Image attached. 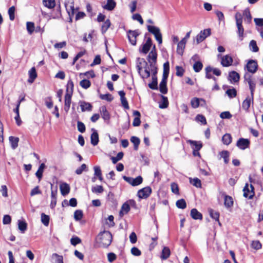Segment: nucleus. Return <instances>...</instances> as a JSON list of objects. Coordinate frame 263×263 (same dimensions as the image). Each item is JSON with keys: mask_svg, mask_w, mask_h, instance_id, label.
Segmentation results:
<instances>
[{"mask_svg": "<svg viewBox=\"0 0 263 263\" xmlns=\"http://www.w3.org/2000/svg\"><path fill=\"white\" fill-rule=\"evenodd\" d=\"M254 187L252 184L249 186L248 183H246L243 191V196L249 199H252L254 196Z\"/></svg>", "mask_w": 263, "mask_h": 263, "instance_id": "obj_10", "label": "nucleus"}, {"mask_svg": "<svg viewBox=\"0 0 263 263\" xmlns=\"http://www.w3.org/2000/svg\"><path fill=\"white\" fill-rule=\"evenodd\" d=\"M9 141L12 149H14L18 146V142L19 138L18 137L10 136L9 137Z\"/></svg>", "mask_w": 263, "mask_h": 263, "instance_id": "obj_38", "label": "nucleus"}, {"mask_svg": "<svg viewBox=\"0 0 263 263\" xmlns=\"http://www.w3.org/2000/svg\"><path fill=\"white\" fill-rule=\"evenodd\" d=\"M235 18L236 20V26L237 28V33L238 38L240 41H242L243 39L244 29L242 26V16L240 13L237 12L235 14Z\"/></svg>", "mask_w": 263, "mask_h": 263, "instance_id": "obj_3", "label": "nucleus"}, {"mask_svg": "<svg viewBox=\"0 0 263 263\" xmlns=\"http://www.w3.org/2000/svg\"><path fill=\"white\" fill-rule=\"evenodd\" d=\"M151 193V188L149 186H146L139 190L137 196L140 199H146L150 196Z\"/></svg>", "mask_w": 263, "mask_h": 263, "instance_id": "obj_12", "label": "nucleus"}, {"mask_svg": "<svg viewBox=\"0 0 263 263\" xmlns=\"http://www.w3.org/2000/svg\"><path fill=\"white\" fill-rule=\"evenodd\" d=\"M162 100L161 103L159 104V107L160 108H166L168 105V101L167 98L164 96H161Z\"/></svg>", "mask_w": 263, "mask_h": 263, "instance_id": "obj_43", "label": "nucleus"}, {"mask_svg": "<svg viewBox=\"0 0 263 263\" xmlns=\"http://www.w3.org/2000/svg\"><path fill=\"white\" fill-rule=\"evenodd\" d=\"M171 254V251L170 249L167 247H164L162 251V253L161 255V258L162 259L165 260L167 259Z\"/></svg>", "mask_w": 263, "mask_h": 263, "instance_id": "obj_33", "label": "nucleus"}, {"mask_svg": "<svg viewBox=\"0 0 263 263\" xmlns=\"http://www.w3.org/2000/svg\"><path fill=\"white\" fill-rule=\"evenodd\" d=\"M52 258L54 259L53 263H64L63 256L58 254L57 253L52 254Z\"/></svg>", "mask_w": 263, "mask_h": 263, "instance_id": "obj_49", "label": "nucleus"}, {"mask_svg": "<svg viewBox=\"0 0 263 263\" xmlns=\"http://www.w3.org/2000/svg\"><path fill=\"white\" fill-rule=\"evenodd\" d=\"M211 69H212V67H211L210 66H207L205 69V77L207 79H213L215 82L217 80V79L213 77L212 74H211Z\"/></svg>", "mask_w": 263, "mask_h": 263, "instance_id": "obj_40", "label": "nucleus"}, {"mask_svg": "<svg viewBox=\"0 0 263 263\" xmlns=\"http://www.w3.org/2000/svg\"><path fill=\"white\" fill-rule=\"evenodd\" d=\"M258 68L257 62L256 60H249L245 67L249 72L254 73Z\"/></svg>", "mask_w": 263, "mask_h": 263, "instance_id": "obj_9", "label": "nucleus"}, {"mask_svg": "<svg viewBox=\"0 0 263 263\" xmlns=\"http://www.w3.org/2000/svg\"><path fill=\"white\" fill-rule=\"evenodd\" d=\"M166 83V80H161V81L159 84L160 91L163 94H166L167 92Z\"/></svg>", "mask_w": 263, "mask_h": 263, "instance_id": "obj_34", "label": "nucleus"}, {"mask_svg": "<svg viewBox=\"0 0 263 263\" xmlns=\"http://www.w3.org/2000/svg\"><path fill=\"white\" fill-rule=\"evenodd\" d=\"M71 97L72 96L69 95V94H65L64 97V110L65 112H68L70 105L71 103Z\"/></svg>", "mask_w": 263, "mask_h": 263, "instance_id": "obj_18", "label": "nucleus"}, {"mask_svg": "<svg viewBox=\"0 0 263 263\" xmlns=\"http://www.w3.org/2000/svg\"><path fill=\"white\" fill-rule=\"evenodd\" d=\"M187 142L193 146V151H199L202 147V144L200 142L189 140Z\"/></svg>", "mask_w": 263, "mask_h": 263, "instance_id": "obj_26", "label": "nucleus"}, {"mask_svg": "<svg viewBox=\"0 0 263 263\" xmlns=\"http://www.w3.org/2000/svg\"><path fill=\"white\" fill-rule=\"evenodd\" d=\"M190 182L194 186H196L198 188H201V182L199 179L198 178H194L193 179L190 178Z\"/></svg>", "mask_w": 263, "mask_h": 263, "instance_id": "obj_41", "label": "nucleus"}, {"mask_svg": "<svg viewBox=\"0 0 263 263\" xmlns=\"http://www.w3.org/2000/svg\"><path fill=\"white\" fill-rule=\"evenodd\" d=\"M91 130L92 131V133L90 137L91 143L93 146H96L99 142V135L95 129L92 128Z\"/></svg>", "mask_w": 263, "mask_h": 263, "instance_id": "obj_19", "label": "nucleus"}, {"mask_svg": "<svg viewBox=\"0 0 263 263\" xmlns=\"http://www.w3.org/2000/svg\"><path fill=\"white\" fill-rule=\"evenodd\" d=\"M229 79L231 81L233 82H237L240 79V76L238 73L235 71H232L229 73Z\"/></svg>", "mask_w": 263, "mask_h": 263, "instance_id": "obj_29", "label": "nucleus"}, {"mask_svg": "<svg viewBox=\"0 0 263 263\" xmlns=\"http://www.w3.org/2000/svg\"><path fill=\"white\" fill-rule=\"evenodd\" d=\"M26 28L29 34H32L35 30L34 24L33 22H28L26 23Z\"/></svg>", "mask_w": 263, "mask_h": 263, "instance_id": "obj_45", "label": "nucleus"}, {"mask_svg": "<svg viewBox=\"0 0 263 263\" xmlns=\"http://www.w3.org/2000/svg\"><path fill=\"white\" fill-rule=\"evenodd\" d=\"M176 204L177 208L181 209H184L186 207V202L183 199L177 200Z\"/></svg>", "mask_w": 263, "mask_h": 263, "instance_id": "obj_51", "label": "nucleus"}, {"mask_svg": "<svg viewBox=\"0 0 263 263\" xmlns=\"http://www.w3.org/2000/svg\"><path fill=\"white\" fill-rule=\"evenodd\" d=\"M65 6L66 11L69 15L70 21H72V18L73 17L76 11L79 10V7L74 8V2L73 0H65Z\"/></svg>", "mask_w": 263, "mask_h": 263, "instance_id": "obj_4", "label": "nucleus"}, {"mask_svg": "<svg viewBox=\"0 0 263 263\" xmlns=\"http://www.w3.org/2000/svg\"><path fill=\"white\" fill-rule=\"evenodd\" d=\"M44 5L50 9L53 8L55 6V1L54 0H43Z\"/></svg>", "mask_w": 263, "mask_h": 263, "instance_id": "obj_48", "label": "nucleus"}, {"mask_svg": "<svg viewBox=\"0 0 263 263\" xmlns=\"http://www.w3.org/2000/svg\"><path fill=\"white\" fill-rule=\"evenodd\" d=\"M143 178L141 176L137 177L136 178H133L132 182V186H137L142 183Z\"/></svg>", "mask_w": 263, "mask_h": 263, "instance_id": "obj_57", "label": "nucleus"}, {"mask_svg": "<svg viewBox=\"0 0 263 263\" xmlns=\"http://www.w3.org/2000/svg\"><path fill=\"white\" fill-rule=\"evenodd\" d=\"M220 156L224 159L226 164L228 163L229 161V152L227 151H223L220 153Z\"/></svg>", "mask_w": 263, "mask_h": 263, "instance_id": "obj_50", "label": "nucleus"}, {"mask_svg": "<svg viewBox=\"0 0 263 263\" xmlns=\"http://www.w3.org/2000/svg\"><path fill=\"white\" fill-rule=\"evenodd\" d=\"M196 121L198 122H201L202 124L205 125L206 124V120L205 117L202 115H198L196 117Z\"/></svg>", "mask_w": 263, "mask_h": 263, "instance_id": "obj_58", "label": "nucleus"}, {"mask_svg": "<svg viewBox=\"0 0 263 263\" xmlns=\"http://www.w3.org/2000/svg\"><path fill=\"white\" fill-rule=\"evenodd\" d=\"M200 98H193L191 101V105L194 108H197L200 106Z\"/></svg>", "mask_w": 263, "mask_h": 263, "instance_id": "obj_47", "label": "nucleus"}, {"mask_svg": "<svg viewBox=\"0 0 263 263\" xmlns=\"http://www.w3.org/2000/svg\"><path fill=\"white\" fill-rule=\"evenodd\" d=\"M226 93L231 98L235 97L237 95V91L235 88L228 89Z\"/></svg>", "mask_w": 263, "mask_h": 263, "instance_id": "obj_59", "label": "nucleus"}, {"mask_svg": "<svg viewBox=\"0 0 263 263\" xmlns=\"http://www.w3.org/2000/svg\"><path fill=\"white\" fill-rule=\"evenodd\" d=\"M42 222L45 226H48L49 223V216L44 213L41 214Z\"/></svg>", "mask_w": 263, "mask_h": 263, "instance_id": "obj_52", "label": "nucleus"}, {"mask_svg": "<svg viewBox=\"0 0 263 263\" xmlns=\"http://www.w3.org/2000/svg\"><path fill=\"white\" fill-rule=\"evenodd\" d=\"M233 62V58L229 54H227L221 57V64L223 67H229L231 66Z\"/></svg>", "mask_w": 263, "mask_h": 263, "instance_id": "obj_15", "label": "nucleus"}, {"mask_svg": "<svg viewBox=\"0 0 263 263\" xmlns=\"http://www.w3.org/2000/svg\"><path fill=\"white\" fill-rule=\"evenodd\" d=\"M243 15L246 16L245 20L248 23H250L252 20V16L249 10H245L243 12Z\"/></svg>", "mask_w": 263, "mask_h": 263, "instance_id": "obj_63", "label": "nucleus"}, {"mask_svg": "<svg viewBox=\"0 0 263 263\" xmlns=\"http://www.w3.org/2000/svg\"><path fill=\"white\" fill-rule=\"evenodd\" d=\"M254 96H248L246 99L243 101L242 104V108L245 110H248L250 107L251 103L253 102Z\"/></svg>", "mask_w": 263, "mask_h": 263, "instance_id": "obj_17", "label": "nucleus"}, {"mask_svg": "<svg viewBox=\"0 0 263 263\" xmlns=\"http://www.w3.org/2000/svg\"><path fill=\"white\" fill-rule=\"evenodd\" d=\"M53 184H51V203H50V208L51 209L54 208L57 204V188L56 187L55 190L52 189Z\"/></svg>", "mask_w": 263, "mask_h": 263, "instance_id": "obj_16", "label": "nucleus"}, {"mask_svg": "<svg viewBox=\"0 0 263 263\" xmlns=\"http://www.w3.org/2000/svg\"><path fill=\"white\" fill-rule=\"evenodd\" d=\"M61 194L63 196H65L69 193L70 186L66 183H63L60 186Z\"/></svg>", "mask_w": 263, "mask_h": 263, "instance_id": "obj_30", "label": "nucleus"}, {"mask_svg": "<svg viewBox=\"0 0 263 263\" xmlns=\"http://www.w3.org/2000/svg\"><path fill=\"white\" fill-rule=\"evenodd\" d=\"M110 24V22L109 19L106 20L104 22V23L102 25L101 28L102 32L103 33H105L107 30V29L109 28Z\"/></svg>", "mask_w": 263, "mask_h": 263, "instance_id": "obj_54", "label": "nucleus"}, {"mask_svg": "<svg viewBox=\"0 0 263 263\" xmlns=\"http://www.w3.org/2000/svg\"><path fill=\"white\" fill-rule=\"evenodd\" d=\"M129 205L127 202H125L122 205L121 207V210L120 212V214L122 215L126 214L129 211Z\"/></svg>", "mask_w": 263, "mask_h": 263, "instance_id": "obj_42", "label": "nucleus"}, {"mask_svg": "<svg viewBox=\"0 0 263 263\" xmlns=\"http://www.w3.org/2000/svg\"><path fill=\"white\" fill-rule=\"evenodd\" d=\"M83 214L82 210H77L74 213V218L76 221H79L83 218Z\"/></svg>", "mask_w": 263, "mask_h": 263, "instance_id": "obj_53", "label": "nucleus"}, {"mask_svg": "<svg viewBox=\"0 0 263 263\" xmlns=\"http://www.w3.org/2000/svg\"><path fill=\"white\" fill-rule=\"evenodd\" d=\"M203 65L201 62H196L193 65V69L196 72H199L202 68Z\"/></svg>", "mask_w": 263, "mask_h": 263, "instance_id": "obj_55", "label": "nucleus"}, {"mask_svg": "<svg viewBox=\"0 0 263 263\" xmlns=\"http://www.w3.org/2000/svg\"><path fill=\"white\" fill-rule=\"evenodd\" d=\"M154 65H155V63L154 62H152H152H151V66L152 68H153V71L154 72H153V73L152 74V82L148 84V86L152 89L156 90V89H158L157 77L158 68H156Z\"/></svg>", "mask_w": 263, "mask_h": 263, "instance_id": "obj_7", "label": "nucleus"}, {"mask_svg": "<svg viewBox=\"0 0 263 263\" xmlns=\"http://www.w3.org/2000/svg\"><path fill=\"white\" fill-rule=\"evenodd\" d=\"M250 142L248 139L241 138L239 139L236 143V146L240 149L244 150L250 146Z\"/></svg>", "mask_w": 263, "mask_h": 263, "instance_id": "obj_14", "label": "nucleus"}, {"mask_svg": "<svg viewBox=\"0 0 263 263\" xmlns=\"http://www.w3.org/2000/svg\"><path fill=\"white\" fill-rule=\"evenodd\" d=\"M186 42L181 40L178 42L177 47V52L178 54L182 55L183 54Z\"/></svg>", "mask_w": 263, "mask_h": 263, "instance_id": "obj_24", "label": "nucleus"}, {"mask_svg": "<svg viewBox=\"0 0 263 263\" xmlns=\"http://www.w3.org/2000/svg\"><path fill=\"white\" fill-rule=\"evenodd\" d=\"M250 49L254 52H258L259 48L257 46L256 42L255 40H251L249 43Z\"/></svg>", "mask_w": 263, "mask_h": 263, "instance_id": "obj_44", "label": "nucleus"}, {"mask_svg": "<svg viewBox=\"0 0 263 263\" xmlns=\"http://www.w3.org/2000/svg\"><path fill=\"white\" fill-rule=\"evenodd\" d=\"M191 216L195 220H201L202 219V215L196 209H193L191 211Z\"/></svg>", "mask_w": 263, "mask_h": 263, "instance_id": "obj_28", "label": "nucleus"}, {"mask_svg": "<svg viewBox=\"0 0 263 263\" xmlns=\"http://www.w3.org/2000/svg\"><path fill=\"white\" fill-rule=\"evenodd\" d=\"M251 246L255 250H259L261 248L262 245L259 240H254L252 241Z\"/></svg>", "mask_w": 263, "mask_h": 263, "instance_id": "obj_61", "label": "nucleus"}, {"mask_svg": "<svg viewBox=\"0 0 263 263\" xmlns=\"http://www.w3.org/2000/svg\"><path fill=\"white\" fill-rule=\"evenodd\" d=\"M133 115L135 116L133 122V125L134 126H138L140 125L141 123V120H140V116L141 114L140 112L138 110H135L133 112Z\"/></svg>", "mask_w": 263, "mask_h": 263, "instance_id": "obj_25", "label": "nucleus"}, {"mask_svg": "<svg viewBox=\"0 0 263 263\" xmlns=\"http://www.w3.org/2000/svg\"><path fill=\"white\" fill-rule=\"evenodd\" d=\"M45 167V164L43 163H42L40 165L37 172L35 173V175L37 177V178L39 179V181H40L42 178L43 173L44 172V170Z\"/></svg>", "mask_w": 263, "mask_h": 263, "instance_id": "obj_39", "label": "nucleus"}, {"mask_svg": "<svg viewBox=\"0 0 263 263\" xmlns=\"http://www.w3.org/2000/svg\"><path fill=\"white\" fill-rule=\"evenodd\" d=\"M116 3L114 0H107V4L103 6L104 9L111 11L116 7Z\"/></svg>", "mask_w": 263, "mask_h": 263, "instance_id": "obj_31", "label": "nucleus"}, {"mask_svg": "<svg viewBox=\"0 0 263 263\" xmlns=\"http://www.w3.org/2000/svg\"><path fill=\"white\" fill-rule=\"evenodd\" d=\"M222 140L223 144L229 145L232 142V137L231 135L229 134H224L222 138Z\"/></svg>", "mask_w": 263, "mask_h": 263, "instance_id": "obj_46", "label": "nucleus"}, {"mask_svg": "<svg viewBox=\"0 0 263 263\" xmlns=\"http://www.w3.org/2000/svg\"><path fill=\"white\" fill-rule=\"evenodd\" d=\"M29 79L28 82L29 83H32L37 77V73L35 67H32L28 72Z\"/></svg>", "mask_w": 263, "mask_h": 263, "instance_id": "obj_21", "label": "nucleus"}, {"mask_svg": "<svg viewBox=\"0 0 263 263\" xmlns=\"http://www.w3.org/2000/svg\"><path fill=\"white\" fill-rule=\"evenodd\" d=\"M91 83L89 80L84 79L80 82V85L84 89H87L90 86Z\"/></svg>", "mask_w": 263, "mask_h": 263, "instance_id": "obj_56", "label": "nucleus"}, {"mask_svg": "<svg viewBox=\"0 0 263 263\" xmlns=\"http://www.w3.org/2000/svg\"><path fill=\"white\" fill-rule=\"evenodd\" d=\"M80 106L81 107L82 111L84 112L85 111H91L92 110V106L91 104L88 102H86L84 101H80Z\"/></svg>", "mask_w": 263, "mask_h": 263, "instance_id": "obj_23", "label": "nucleus"}, {"mask_svg": "<svg viewBox=\"0 0 263 263\" xmlns=\"http://www.w3.org/2000/svg\"><path fill=\"white\" fill-rule=\"evenodd\" d=\"M108 261L112 262L117 259V255L114 253H108L107 255Z\"/></svg>", "mask_w": 263, "mask_h": 263, "instance_id": "obj_64", "label": "nucleus"}, {"mask_svg": "<svg viewBox=\"0 0 263 263\" xmlns=\"http://www.w3.org/2000/svg\"><path fill=\"white\" fill-rule=\"evenodd\" d=\"M157 53L156 50V46L154 45L152 50L147 57V62H146V65H144L143 67L144 70L143 71L142 70L140 71V73H139L142 79H144L149 78L151 76V71L152 74L153 73L154 71L151 66V62L152 63L154 62L155 63V67L157 68Z\"/></svg>", "mask_w": 263, "mask_h": 263, "instance_id": "obj_1", "label": "nucleus"}, {"mask_svg": "<svg viewBox=\"0 0 263 263\" xmlns=\"http://www.w3.org/2000/svg\"><path fill=\"white\" fill-rule=\"evenodd\" d=\"M245 81L247 82L249 85L251 95L252 96H254V93L256 88V83L255 80L253 79L251 75L246 74L245 76Z\"/></svg>", "mask_w": 263, "mask_h": 263, "instance_id": "obj_8", "label": "nucleus"}, {"mask_svg": "<svg viewBox=\"0 0 263 263\" xmlns=\"http://www.w3.org/2000/svg\"><path fill=\"white\" fill-rule=\"evenodd\" d=\"M112 240V234L108 231H104L100 232L97 238V241L99 243L100 247L103 248H107L110 246Z\"/></svg>", "mask_w": 263, "mask_h": 263, "instance_id": "obj_2", "label": "nucleus"}, {"mask_svg": "<svg viewBox=\"0 0 263 263\" xmlns=\"http://www.w3.org/2000/svg\"><path fill=\"white\" fill-rule=\"evenodd\" d=\"M129 42L132 45H136L137 43V37L139 36V32L138 30H129L127 32Z\"/></svg>", "mask_w": 263, "mask_h": 263, "instance_id": "obj_11", "label": "nucleus"}, {"mask_svg": "<svg viewBox=\"0 0 263 263\" xmlns=\"http://www.w3.org/2000/svg\"><path fill=\"white\" fill-rule=\"evenodd\" d=\"M137 62V68L138 72L140 73V71L143 70V67L144 65H146V61L144 59L138 58L136 60Z\"/></svg>", "mask_w": 263, "mask_h": 263, "instance_id": "obj_27", "label": "nucleus"}, {"mask_svg": "<svg viewBox=\"0 0 263 263\" xmlns=\"http://www.w3.org/2000/svg\"><path fill=\"white\" fill-rule=\"evenodd\" d=\"M73 87L74 85L71 79L69 80L66 85V94H69V95L72 96Z\"/></svg>", "mask_w": 263, "mask_h": 263, "instance_id": "obj_32", "label": "nucleus"}, {"mask_svg": "<svg viewBox=\"0 0 263 263\" xmlns=\"http://www.w3.org/2000/svg\"><path fill=\"white\" fill-rule=\"evenodd\" d=\"M211 34V31L210 28L205 29L201 30L196 36L194 42L196 44H198L200 43L203 41L207 37L209 36Z\"/></svg>", "mask_w": 263, "mask_h": 263, "instance_id": "obj_6", "label": "nucleus"}, {"mask_svg": "<svg viewBox=\"0 0 263 263\" xmlns=\"http://www.w3.org/2000/svg\"><path fill=\"white\" fill-rule=\"evenodd\" d=\"M77 127L78 130L81 133H83L85 132V125L83 122L78 121L77 122Z\"/></svg>", "mask_w": 263, "mask_h": 263, "instance_id": "obj_60", "label": "nucleus"}, {"mask_svg": "<svg viewBox=\"0 0 263 263\" xmlns=\"http://www.w3.org/2000/svg\"><path fill=\"white\" fill-rule=\"evenodd\" d=\"M130 140L134 144V150L137 151L140 143V139L136 136H132Z\"/></svg>", "mask_w": 263, "mask_h": 263, "instance_id": "obj_36", "label": "nucleus"}, {"mask_svg": "<svg viewBox=\"0 0 263 263\" xmlns=\"http://www.w3.org/2000/svg\"><path fill=\"white\" fill-rule=\"evenodd\" d=\"M148 31L154 35L156 40L159 44L162 43V34L160 32V29L156 26L148 25L147 26Z\"/></svg>", "mask_w": 263, "mask_h": 263, "instance_id": "obj_5", "label": "nucleus"}, {"mask_svg": "<svg viewBox=\"0 0 263 263\" xmlns=\"http://www.w3.org/2000/svg\"><path fill=\"white\" fill-rule=\"evenodd\" d=\"M103 187L101 185H97L93 186L91 189V191L95 193H101L103 192Z\"/></svg>", "mask_w": 263, "mask_h": 263, "instance_id": "obj_62", "label": "nucleus"}, {"mask_svg": "<svg viewBox=\"0 0 263 263\" xmlns=\"http://www.w3.org/2000/svg\"><path fill=\"white\" fill-rule=\"evenodd\" d=\"M18 228L22 233H24L27 230V224L23 220H18Z\"/></svg>", "mask_w": 263, "mask_h": 263, "instance_id": "obj_35", "label": "nucleus"}, {"mask_svg": "<svg viewBox=\"0 0 263 263\" xmlns=\"http://www.w3.org/2000/svg\"><path fill=\"white\" fill-rule=\"evenodd\" d=\"M224 204L226 207L229 208H231L233 205V200L232 197L225 195Z\"/></svg>", "mask_w": 263, "mask_h": 263, "instance_id": "obj_37", "label": "nucleus"}, {"mask_svg": "<svg viewBox=\"0 0 263 263\" xmlns=\"http://www.w3.org/2000/svg\"><path fill=\"white\" fill-rule=\"evenodd\" d=\"M100 111L102 118L105 121H109L110 119V115L107 111L105 106H102L100 108Z\"/></svg>", "mask_w": 263, "mask_h": 263, "instance_id": "obj_22", "label": "nucleus"}, {"mask_svg": "<svg viewBox=\"0 0 263 263\" xmlns=\"http://www.w3.org/2000/svg\"><path fill=\"white\" fill-rule=\"evenodd\" d=\"M152 45V41L150 37H148L146 42L143 44L141 47L139 48V51L144 54L148 53Z\"/></svg>", "mask_w": 263, "mask_h": 263, "instance_id": "obj_13", "label": "nucleus"}, {"mask_svg": "<svg viewBox=\"0 0 263 263\" xmlns=\"http://www.w3.org/2000/svg\"><path fill=\"white\" fill-rule=\"evenodd\" d=\"M119 96H120V100L122 103V105L123 107L126 109L129 108L128 102L125 97V93L124 91L121 90L118 92Z\"/></svg>", "mask_w": 263, "mask_h": 263, "instance_id": "obj_20", "label": "nucleus"}]
</instances>
